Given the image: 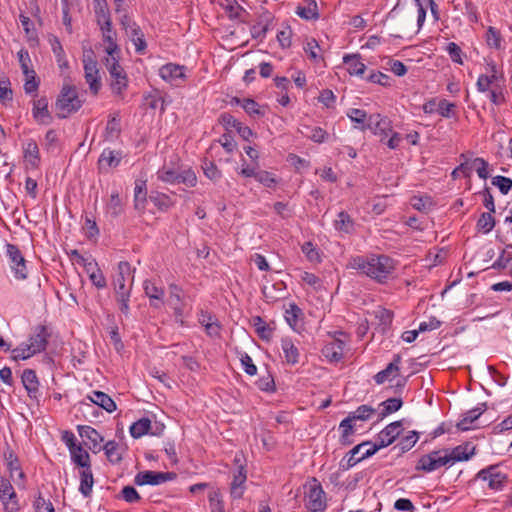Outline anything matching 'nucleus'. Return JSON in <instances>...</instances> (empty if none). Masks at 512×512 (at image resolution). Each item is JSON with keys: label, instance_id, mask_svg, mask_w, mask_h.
Instances as JSON below:
<instances>
[{"label": "nucleus", "instance_id": "1", "mask_svg": "<svg viewBox=\"0 0 512 512\" xmlns=\"http://www.w3.org/2000/svg\"><path fill=\"white\" fill-rule=\"evenodd\" d=\"M402 431V421L388 424L376 436L375 441H364L353 447L347 458V468H352L360 461L373 456L380 449L391 445Z\"/></svg>", "mask_w": 512, "mask_h": 512}, {"label": "nucleus", "instance_id": "2", "mask_svg": "<svg viewBox=\"0 0 512 512\" xmlns=\"http://www.w3.org/2000/svg\"><path fill=\"white\" fill-rule=\"evenodd\" d=\"M62 441L69 448L72 461L82 468L80 471V486L79 491L84 497H89L92 494L94 485V477L91 469L90 456L86 448L81 443H76L74 433L64 431L61 437Z\"/></svg>", "mask_w": 512, "mask_h": 512}, {"label": "nucleus", "instance_id": "3", "mask_svg": "<svg viewBox=\"0 0 512 512\" xmlns=\"http://www.w3.org/2000/svg\"><path fill=\"white\" fill-rule=\"evenodd\" d=\"M348 267L382 283L394 271L395 261L387 255L355 256L350 259Z\"/></svg>", "mask_w": 512, "mask_h": 512}, {"label": "nucleus", "instance_id": "4", "mask_svg": "<svg viewBox=\"0 0 512 512\" xmlns=\"http://www.w3.org/2000/svg\"><path fill=\"white\" fill-rule=\"evenodd\" d=\"M133 281L134 275L130 263L127 261L119 262L113 275L112 285L119 304V310L124 315H128L130 312L129 300Z\"/></svg>", "mask_w": 512, "mask_h": 512}, {"label": "nucleus", "instance_id": "5", "mask_svg": "<svg viewBox=\"0 0 512 512\" xmlns=\"http://www.w3.org/2000/svg\"><path fill=\"white\" fill-rule=\"evenodd\" d=\"M122 52L108 53L102 57V64L109 75V85L112 93L122 95L128 87L129 79L126 70L122 66Z\"/></svg>", "mask_w": 512, "mask_h": 512}, {"label": "nucleus", "instance_id": "6", "mask_svg": "<svg viewBox=\"0 0 512 512\" xmlns=\"http://www.w3.org/2000/svg\"><path fill=\"white\" fill-rule=\"evenodd\" d=\"M80 107L81 101L78 97L76 87L69 84L63 85L55 103L57 117L60 119L66 118Z\"/></svg>", "mask_w": 512, "mask_h": 512}, {"label": "nucleus", "instance_id": "7", "mask_svg": "<svg viewBox=\"0 0 512 512\" xmlns=\"http://www.w3.org/2000/svg\"><path fill=\"white\" fill-rule=\"evenodd\" d=\"M305 506L309 512H323L326 509V497L321 483L312 478L304 486Z\"/></svg>", "mask_w": 512, "mask_h": 512}, {"label": "nucleus", "instance_id": "8", "mask_svg": "<svg viewBox=\"0 0 512 512\" xmlns=\"http://www.w3.org/2000/svg\"><path fill=\"white\" fill-rule=\"evenodd\" d=\"M475 480L487 482L490 490L500 492L504 490L508 483V475L500 471L499 465H489L475 475Z\"/></svg>", "mask_w": 512, "mask_h": 512}, {"label": "nucleus", "instance_id": "9", "mask_svg": "<svg viewBox=\"0 0 512 512\" xmlns=\"http://www.w3.org/2000/svg\"><path fill=\"white\" fill-rule=\"evenodd\" d=\"M446 465L450 466L448 449H441L421 456L417 462L416 470L430 473Z\"/></svg>", "mask_w": 512, "mask_h": 512}, {"label": "nucleus", "instance_id": "10", "mask_svg": "<svg viewBox=\"0 0 512 512\" xmlns=\"http://www.w3.org/2000/svg\"><path fill=\"white\" fill-rule=\"evenodd\" d=\"M6 254L9 258L10 268L14 272V277L17 280H25L28 277V270L26 266V260L22 255L17 245L7 243Z\"/></svg>", "mask_w": 512, "mask_h": 512}, {"label": "nucleus", "instance_id": "11", "mask_svg": "<svg viewBox=\"0 0 512 512\" xmlns=\"http://www.w3.org/2000/svg\"><path fill=\"white\" fill-rule=\"evenodd\" d=\"M83 66L85 71V79L89 84L90 90L96 94V54L89 42H83Z\"/></svg>", "mask_w": 512, "mask_h": 512}, {"label": "nucleus", "instance_id": "12", "mask_svg": "<svg viewBox=\"0 0 512 512\" xmlns=\"http://www.w3.org/2000/svg\"><path fill=\"white\" fill-rule=\"evenodd\" d=\"M234 462L238 465L237 469L233 472V479L230 484V494L233 499H241L246 490L247 470L241 464V457L236 455Z\"/></svg>", "mask_w": 512, "mask_h": 512}, {"label": "nucleus", "instance_id": "13", "mask_svg": "<svg viewBox=\"0 0 512 512\" xmlns=\"http://www.w3.org/2000/svg\"><path fill=\"white\" fill-rule=\"evenodd\" d=\"M0 501L4 506L5 512H18L20 509L14 487L10 479L4 477L0 479Z\"/></svg>", "mask_w": 512, "mask_h": 512}, {"label": "nucleus", "instance_id": "14", "mask_svg": "<svg viewBox=\"0 0 512 512\" xmlns=\"http://www.w3.org/2000/svg\"><path fill=\"white\" fill-rule=\"evenodd\" d=\"M121 24L126 34L133 42L135 46V51L139 54H144L147 48V43L144 38V33L142 32L140 26L131 22L127 16H124L121 20Z\"/></svg>", "mask_w": 512, "mask_h": 512}, {"label": "nucleus", "instance_id": "15", "mask_svg": "<svg viewBox=\"0 0 512 512\" xmlns=\"http://www.w3.org/2000/svg\"><path fill=\"white\" fill-rule=\"evenodd\" d=\"M176 478L173 472L142 471L136 474L134 483L137 486L159 485Z\"/></svg>", "mask_w": 512, "mask_h": 512}, {"label": "nucleus", "instance_id": "16", "mask_svg": "<svg viewBox=\"0 0 512 512\" xmlns=\"http://www.w3.org/2000/svg\"><path fill=\"white\" fill-rule=\"evenodd\" d=\"M185 66L167 63L159 69L160 77L174 86H180L185 82Z\"/></svg>", "mask_w": 512, "mask_h": 512}, {"label": "nucleus", "instance_id": "17", "mask_svg": "<svg viewBox=\"0 0 512 512\" xmlns=\"http://www.w3.org/2000/svg\"><path fill=\"white\" fill-rule=\"evenodd\" d=\"M102 44L105 54L108 53H121V48L117 43V32L112 28L111 20L108 18L101 25Z\"/></svg>", "mask_w": 512, "mask_h": 512}, {"label": "nucleus", "instance_id": "18", "mask_svg": "<svg viewBox=\"0 0 512 512\" xmlns=\"http://www.w3.org/2000/svg\"><path fill=\"white\" fill-rule=\"evenodd\" d=\"M51 332L45 325H37L34 327L30 337L28 346L32 349V353H40L46 350Z\"/></svg>", "mask_w": 512, "mask_h": 512}, {"label": "nucleus", "instance_id": "19", "mask_svg": "<svg viewBox=\"0 0 512 512\" xmlns=\"http://www.w3.org/2000/svg\"><path fill=\"white\" fill-rule=\"evenodd\" d=\"M367 130L379 136H388L392 132L391 121L381 114H371L367 120Z\"/></svg>", "mask_w": 512, "mask_h": 512}, {"label": "nucleus", "instance_id": "20", "mask_svg": "<svg viewBox=\"0 0 512 512\" xmlns=\"http://www.w3.org/2000/svg\"><path fill=\"white\" fill-rule=\"evenodd\" d=\"M345 346L346 343L343 340L333 338L326 342L321 352L329 362L337 363L343 359Z\"/></svg>", "mask_w": 512, "mask_h": 512}, {"label": "nucleus", "instance_id": "21", "mask_svg": "<svg viewBox=\"0 0 512 512\" xmlns=\"http://www.w3.org/2000/svg\"><path fill=\"white\" fill-rule=\"evenodd\" d=\"M121 134V117L118 111L109 114L102 137L103 141L113 142L120 137Z\"/></svg>", "mask_w": 512, "mask_h": 512}, {"label": "nucleus", "instance_id": "22", "mask_svg": "<svg viewBox=\"0 0 512 512\" xmlns=\"http://www.w3.org/2000/svg\"><path fill=\"white\" fill-rule=\"evenodd\" d=\"M143 289L145 295L150 300V305L154 308H160L163 305V298L165 295L164 288L157 286L152 280H145L143 282Z\"/></svg>", "mask_w": 512, "mask_h": 512}, {"label": "nucleus", "instance_id": "23", "mask_svg": "<svg viewBox=\"0 0 512 512\" xmlns=\"http://www.w3.org/2000/svg\"><path fill=\"white\" fill-rule=\"evenodd\" d=\"M21 380L28 396L33 400L39 401L41 393L39 391V382L35 371L32 369H25L22 373Z\"/></svg>", "mask_w": 512, "mask_h": 512}, {"label": "nucleus", "instance_id": "24", "mask_svg": "<svg viewBox=\"0 0 512 512\" xmlns=\"http://www.w3.org/2000/svg\"><path fill=\"white\" fill-rule=\"evenodd\" d=\"M474 454L475 446H472L470 443L458 445L451 450L448 449L450 466L456 462L468 461Z\"/></svg>", "mask_w": 512, "mask_h": 512}, {"label": "nucleus", "instance_id": "25", "mask_svg": "<svg viewBox=\"0 0 512 512\" xmlns=\"http://www.w3.org/2000/svg\"><path fill=\"white\" fill-rule=\"evenodd\" d=\"M295 14L306 21H315L320 18L316 0H303L296 7Z\"/></svg>", "mask_w": 512, "mask_h": 512}, {"label": "nucleus", "instance_id": "26", "mask_svg": "<svg viewBox=\"0 0 512 512\" xmlns=\"http://www.w3.org/2000/svg\"><path fill=\"white\" fill-rule=\"evenodd\" d=\"M32 113L34 119L40 124L48 125L52 122V116L48 110V100L46 97H41L33 102Z\"/></svg>", "mask_w": 512, "mask_h": 512}, {"label": "nucleus", "instance_id": "27", "mask_svg": "<svg viewBox=\"0 0 512 512\" xmlns=\"http://www.w3.org/2000/svg\"><path fill=\"white\" fill-rule=\"evenodd\" d=\"M401 360V356L399 354H395L392 362L374 376L375 382L377 384H383L385 381L390 380L391 377H396L400 370Z\"/></svg>", "mask_w": 512, "mask_h": 512}, {"label": "nucleus", "instance_id": "28", "mask_svg": "<svg viewBox=\"0 0 512 512\" xmlns=\"http://www.w3.org/2000/svg\"><path fill=\"white\" fill-rule=\"evenodd\" d=\"M146 179L137 178L134 186V208L143 212L147 203V184Z\"/></svg>", "mask_w": 512, "mask_h": 512}, {"label": "nucleus", "instance_id": "29", "mask_svg": "<svg viewBox=\"0 0 512 512\" xmlns=\"http://www.w3.org/2000/svg\"><path fill=\"white\" fill-rule=\"evenodd\" d=\"M487 410L486 403H480L476 407L464 413L462 419L457 423V428L462 431H467L470 425L477 420Z\"/></svg>", "mask_w": 512, "mask_h": 512}, {"label": "nucleus", "instance_id": "30", "mask_svg": "<svg viewBox=\"0 0 512 512\" xmlns=\"http://www.w3.org/2000/svg\"><path fill=\"white\" fill-rule=\"evenodd\" d=\"M232 103L240 105L245 112L252 117H263L266 113L265 107L260 106L254 99L251 98H233Z\"/></svg>", "mask_w": 512, "mask_h": 512}, {"label": "nucleus", "instance_id": "31", "mask_svg": "<svg viewBox=\"0 0 512 512\" xmlns=\"http://www.w3.org/2000/svg\"><path fill=\"white\" fill-rule=\"evenodd\" d=\"M24 159L32 169H37L40 165L39 148L35 140L30 139L23 147Z\"/></svg>", "mask_w": 512, "mask_h": 512}, {"label": "nucleus", "instance_id": "32", "mask_svg": "<svg viewBox=\"0 0 512 512\" xmlns=\"http://www.w3.org/2000/svg\"><path fill=\"white\" fill-rule=\"evenodd\" d=\"M333 226L336 231L343 234H352L355 231V222L346 211L337 214Z\"/></svg>", "mask_w": 512, "mask_h": 512}, {"label": "nucleus", "instance_id": "33", "mask_svg": "<svg viewBox=\"0 0 512 512\" xmlns=\"http://www.w3.org/2000/svg\"><path fill=\"white\" fill-rule=\"evenodd\" d=\"M343 63L347 66L350 75L362 76L366 70V65L361 61L359 54L345 55Z\"/></svg>", "mask_w": 512, "mask_h": 512}, {"label": "nucleus", "instance_id": "34", "mask_svg": "<svg viewBox=\"0 0 512 512\" xmlns=\"http://www.w3.org/2000/svg\"><path fill=\"white\" fill-rule=\"evenodd\" d=\"M122 158V151L104 149L98 158V164H102L108 168H116L120 164Z\"/></svg>", "mask_w": 512, "mask_h": 512}, {"label": "nucleus", "instance_id": "35", "mask_svg": "<svg viewBox=\"0 0 512 512\" xmlns=\"http://www.w3.org/2000/svg\"><path fill=\"white\" fill-rule=\"evenodd\" d=\"M77 429L82 439L81 444L83 447L86 448L87 451L91 450L95 453L94 448L96 447V438L93 436L96 435V429L88 425H79Z\"/></svg>", "mask_w": 512, "mask_h": 512}, {"label": "nucleus", "instance_id": "36", "mask_svg": "<svg viewBox=\"0 0 512 512\" xmlns=\"http://www.w3.org/2000/svg\"><path fill=\"white\" fill-rule=\"evenodd\" d=\"M281 347L285 360L290 365H295L299 361V350L288 337L282 338Z\"/></svg>", "mask_w": 512, "mask_h": 512}, {"label": "nucleus", "instance_id": "37", "mask_svg": "<svg viewBox=\"0 0 512 512\" xmlns=\"http://www.w3.org/2000/svg\"><path fill=\"white\" fill-rule=\"evenodd\" d=\"M347 117L355 123L354 128L359 129L360 131L367 130V120L368 117L365 110L352 108L347 112Z\"/></svg>", "mask_w": 512, "mask_h": 512}, {"label": "nucleus", "instance_id": "38", "mask_svg": "<svg viewBox=\"0 0 512 512\" xmlns=\"http://www.w3.org/2000/svg\"><path fill=\"white\" fill-rule=\"evenodd\" d=\"M149 200L160 210L167 211L174 205V201L167 194L153 191L149 195Z\"/></svg>", "mask_w": 512, "mask_h": 512}, {"label": "nucleus", "instance_id": "39", "mask_svg": "<svg viewBox=\"0 0 512 512\" xmlns=\"http://www.w3.org/2000/svg\"><path fill=\"white\" fill-rule=\"evenodd\" d=\"M355 421L348 415L340 422L339 429L341 431V443L344 445L351 444L350 437L355 433Z\"/></svg>", "mask_w": 512, "mask_h": 512}, {"label": "nucleus", "instance_id": "40", "mask_svg": "<svg viewBox=\"0 0 512 512\" xmlns=\"http://www.w3.org/2000/svg\"><path fill=\"white\" fill-rule=\"evenodd\" d=\"M151 421L147 417H143L130 426V434L133 438L138 439L149 432Z\"/></svg>", "mask_w": 512, "mask_h": 512}, {"label": "nucleus", "instance_id": "41", "mask_svg": "<svg viewBox=\"0 0 512 512\" xmlns=\"http://www.w3.org/2000/svg\"><path fill=\"white\" fill-rule=\"evenodd\" d=\"M252 324L259 338L266 341L270 340L273 330L260 316H254L252 318Z\"/></svg>", "mask_w": 512, "mask_h": 512}, {"label": "nucleus", "instance_id": "42", "mask_svg": "<svg viewBox=\"0 0 512 512\" xmlns=\"http://www.w3.org/2000/svg\"><path fill=\"white\" fill-rule=\"evenodd\" d=\"M485 40L489 48L500 50L502 48L503 38L498 29L489 26L486 30Z\"/></svg>", "mask_w": 512, "mask_h": 512}, {"label": "nucleus", "instance_id": "43", "mask_svg": "<svg viewBox=\"0 0 512 512\" xmlns=\"http://www.w3.org/2000/svg\"><path fill=\"white\" fill-rule=\"evenodd\" d=\"M402 405L403 401L401 398H388L387 400L381 402L380 406L382 407V410L379 413L380 419H383L388 415L398 411Z\"/></svg>", "mask_w": 512, "mask_h": 512}, {"label": "nucleus", "instance_id": "44", "mask_svg": "<svg viewBox=\"0 0 512 512\" xmlns=\"http://www.w3.org/2000/svg\"><path fill=\"white\" fill-rule=\"evenodd\" d=\"M418 439V432L410 431L406 436L400 439V441L393 447V449H398L401 453L407 452L414 447Z\"/></svg>", "mask_w": 512, "mask_h": 512}, {"label": "nucleus", "instance_id": "45", "mask_svg": "<svg viewBox=\"0 0 512 512\" xmlns=\"http://www.w3.org/2000/svg\"><path fill=\"white\" fill-rule=\"evenodd\" d=\"M103 449L105 451V455H106L107 459L111 463L116 464L121 461V459H122L121 447L117 442L108 441L104 445Z\"/></svg>", "mask_w": 512, "mask_h": 512}, {"label": "nucleus", "instance_id": "46", "mask_svg": "<svg viewBox=\"0 0 512 512\" xmlns=\"http://www.w3.org/2000/svg\"><path fill=\"white\" fill-rule=\"evenodd\" d=\"M168 289H169V298H168L169 306L184 305L185 295H184L183 289L175 283H170L168 285Z\"/></svg>", "mask_w": 512, "mask_h": 512}, {"label": "nucleus", "instance_id": "47", "mask_svg": "<svg viewBox=\"0 0 512 512\" xmlns=\"http://www.w3.org/2000/svg\"><path fill=\"white\" fill-rule=\"evenodd\" d=\"M492 214V212L481 213L476 224L478 231L482 232L483 234H488L493 230L495 226V219Z\"/></svg>", "mask_w": 512, "mask_h": 512}, {"label": "nucleus", "instance_id": "48", "mask_svg": "<svg viewBox=\"0 0 512 512\" xmlns=\"http://www.w3.org/2000/svg\"><path fill=\"white\" fill-rule=\"evenodd\" d=\"M4 459L6 461L7 468L10 472V478L14 480V472L16 470H20L21 467L20 461L17 455L10 447H7V449L4 451Z\"/></svg>", "mask_w": 512, "mask_h": 512}, {"label": "nucleus", "instance_id": "49", "mask_svg": "<svg viewBox=\"0 0 512 512\" xmlns=\"http://www.w3.org/2000/svg\"><path fill=\"white\" fill-rule=\"evenodd\" d=\"M107 321L109 322V326L107 327L110 340L113 343L115 349L117 351H120L123 349V343L121 341V337L118 333V326L114 323V316L109 315L107 318Z\"/></svg>", "mask_w": 512, "mask_h": 512}, {"label": "nucleus", "instance_id": "50", "mask_svg": "<svg viewBox=\"0 0 512 512\" xmlns=\"http://www.w3.org/2000/svg\"><path fill=\"white\" fill-rule=\"evenodd\" d=\"M225 2L223 8L230 19H241L242 15L246 13L245 9L235 0H225Z\"/></svg>", "mask_w": 512, "mask_h": 512}, {"label": "nucleus", "instance_id": "51", "mask_svg": "<svg viewBox=\"0 0 512 512\" xmlns=\"http://www.w3.org/2000/svg\"><path fill=\"white\" fill-rule=\"evenodd\" d=\"M375 413V409L369 405H360L353 412L349 413V416L354 420L366 421L371 418V416Z\"/></svg>", "mask_w": 512, "mask_h": 512}, {"label": "nucleus", "instance_id": "52", "mask_svg": "<svg viewBox=\"0 0 512 512\" xmlns=\"http://www.w3.org/2000/svg\"><path fill=\"white\" fill-rule=\"evenodd\" d=\"M52 50L55 54L58 66L61 70L68 68V61L60 41L55 37L52 42Z\"/></svg>", "mask_w": 512, "mask_h": 512}, {"label": "nucleus", "instance_id": "53", "mask_svg": "<svg viewBox=\"0 0 512 512\" xmlns=\"http://www.w3.org/2000/svg\"><path fill=\"white\" fill-rule=\"evenodd\" d=\"M98 408H102L106 412L112 413L117 409V405L108 394L98 391Z\"/></svg>", "mask_w": 512, "mask_h": 512}, {"label": "nucleus", "instance_id": "54", "mask_svg": "<svg viewBox=\"0 0 512 512\" xmlns=\"http://www.w3.org/2000/svg\"><path fill=\"white\" fill-rule=\"evenodd\" d=\"M35 512H55L54 506L49 499H45L39 492L33 502Z\"/></svg>", "mask_w": 512, "mask_h": 512}, {"label": "nucleus", "instance_id": "55", "mask_svg": "<svg viewBox=\"0 0 512 512\" xmlns=\"http://www.w3.org/2000/svg\"><path fill=\"white\" fill-rule=\"evenodd\" d=\"M256 181H258L267 188H273L278 183V180L276 179L273 173L264 170L258 171Z\"/></svg>", "mask_w": 512, "mask_h": 512}, {"label": "nucleus", "instance_id": "56", "mask_svg": "<svg viewBox=\"0 0 512 512\" xmlns=\"http://www.w3.org/2000/svg\"><path fill=\"white\" fill-rule=\"evenodd\" d=\"M36 353H32V349L28 346V343H22L18 347L12 350V359L15 361L26 360Z\"/></svg>", "mask_w": 512, "mask_h": 512}, {"label": "nucleus", "instance_id": "57", "mask_svg": "<svg viewBox=\"0 0 512 512\" xmlns=\"http://www.w3.org/2000/svg\"><path fill=\"white\" fill-rule=\"evenodd\" d=\"M11 82L8 77H0V101H12L13 91L10 88Z\"/></svg>", "mask_w": 512, "mask_h": 512}, {"label": "nucleus", "instance_id": "58", "mask_svg": "<svg viewBox=\"0 0 512 512\" xmlns=\"http://www.w3.org/2000/svg\"><path fill=\"white\" fill-rule=\"evenodd\" d=\"M492 185L496 186L503 195H506L512 188V180L508 177L498 175L492 178Z\"/></svg>", "mask_w": 512, "mask_h": 512}, {"label": "nucleus", "instance_id": "59", "mask_svg": "<svg viewBox=\"0 0 512 512\" xmlns=\"http://www.w3.org/2000/svg\"><path fill=\"white\" fill-rule=\"evenodd\" d=\"M157 178L165 183L175 184L178 181V173L174 169L163 167L157 171Z\"/></svg>", "mask_w": 512, "mask_h": 512}, {"label": "nucleus", "instance_id": "60", "mask_svg": "<svg viewBox=\"0 0 512 512\" xmlns=\"http://www.w3.org/2000/svg\"><path fill=\"white\" fill-rule=\"evenodd\" d=\"M472 167L476 169V172L481 179H487L489 177L488 167L489 164L484 158L477 157L472 161Z\"/></svg>", "mask_w": 512, "mask_h": 512}, {"label": "nucleus", "instance_id": "61", "mask_svg": "<svg viewBox=\"0 0 512 512\" xmlns=\"http://www.w3.org/2000/svg\"><path fill=\"white\" fill-rule=\"evenodd\" d=\"M488 74H486L495 85H500L499 83H504V75L502 72L498 71L497 65L494 61H490L487 63Z\"/></svg>", "mask_w": 512, "mask_h": 512}, {"label": "nucleus", "instance_id": "62", "mask_svg": "<svg viewBox=\"0 0 512 512\" xmlns=\"http://www.w3.org/2000/svg\"><path fill=\"white\" fill-rule=\"evenodd\" d=\"M455 104L442 99L438 103L437 112L444 118H452L455 116Z\"/></svg>", "mask_w": 512, "mask_h": 512}, {"label": "nucleus", "instance_id": "63", "mask_svg": "<svg viewBox=\"0 0 512 512\" xmlns=\"http://www.w3.org/2000/svg\"><path fill=\"white\" fill-rule=\"evenodd\" d=\"M446 51L454 63L463 64V52L458 44L455 42L448 43Z\"/></svg>", "mask_w": 512, "mask_h": 512}, {"label": "nucleus", "instance_id": "64", "mask_svg": "<svg viewBox=\"0 0 512 512\" xmlns=\"http://www.w3.org/2000/svg\"><path fill=\"white\" fill-rule=\"evenodd\" d=\"M269 30V23L268 22H263V21H259L258 23L254 24L252 27H251V36L254 38V39H259V40H262L265 38L267 32Z\"/></svg>", "mask_w": 512, "mask_h": 512}]
</instances>
